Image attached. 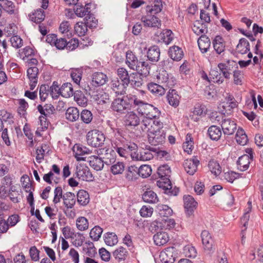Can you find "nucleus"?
Instances as JSON below:
<instances>
[{"label": "nucleus", "instance_id": "423d86ee", "mask_svg": "<svg viewBox=\"0 0 263 263\" xmlns=\"http://www.w3.org/2000/svg\"><path fill=\"white\" fill-rule=\"evenodd\" d=\"M152 152H156V149L149 145H146L145 148L140 149L139 152L131 153V156L133 159L146 161L153 158L154 155Z\"/></svg>", "mask_w": 263, "mask_h": 263}, {"label": "nucleus", "instance_id": "c9c22d12", "mask_svg": "<svg viewBox=\"0 0 263 263\" xmlns=\"http://www.w3.org/2000/svg\"><path fill=\"white\" fill-rule=\"evenodd\" d=\"M159 39L161 41L166 45L170 44L174 39V33L170 29L163 30L159 35Z\"/></svg>", "mask_w": 263, "mask_h": 263}, {"label": "nucleus", "instance_id": "0e129e2a", "mask_svg": "<svg viewBox=\"0 0 263 263\" xmlns=\"http://www.w3.org/2000/svg\"><path fill=\"white\" fill-rule=\"evenodd\" d=\"M27 76L29 81H38L39 69L35 67H31L27 69Z\"/></svg>", "mask_w": 263, "mask_h": 263}, {"label": "nucleus", "instance_id": "6ab92c4d", "mask_svg": "<svg viewBox=\"0 0 263 263\" xmlns=\"http://www.w3.org/2000/svg\"><path fill=\"white\" fill-rule=\"evenodd\" d=\"M124 122L126 126L136 127L139 125L140 119L135 112L130 111L125 116Z\"/></svg>", "mask_w": 263, "mask_h": 263}, {"label": "nucleus", "instance_id": "39448f33", "mask_svg": "<svg viewBox=\"0 0 263 263\" xmlns=\"http://www.w3.org/2000/svg\"><path fill=\"white\" fill-rule=\"evenodd\" d=\"M86 139L89 145L94 147H98L104 144L105 137L102 132L93 129L88 132Z\"/></svg>", "mask_w": 263, "mask_h": 263}, {"label": "nucleus", "instance_id": "e433bc0d", "mask_svg": "<svg viewBox=\"0 0 263 263\" xmlns=\"http://www.w3.org/2000/svg\"><path fill=\"white\" fill-rule=\"evenodd\" d=\"M236 51L240 54H243L250 51V44L247 40L241 38L239 40V43L236 46Z\"/></svg>", "mask_w": 263, "mask_h": 263}, {"label": "nucleus", "instance_id": "de8ad7c7", "mask_svg": "<svg viewBox=\"0 0 263 263\" xmlns=\"http://www.w3.org/2000/svg\"><path fill=\"white\" fill-rule=\"evenodd\" d=\"M77 201L82 205H85L89 201V195L87 192L81 190L77 193Z\"/></svg>", "mask_w": 263, "mask_h": 263}, {"label": "nucleus", "instance_id": "a19ab883", "mask_svg": "<svg viewBox=\"0 0 263 263\" xmlns=\"http://www.w3.org/2000/svg\"><path fill=\"white\" fill-rule=\"evenodd\" d=\"M0 7L9 14L15 13V5L11 1L0 0Z\"/></svg>", "mask_w": 263, "mask_h": 263}, {"label": "nucleus", "instance_id": "6e6552de", "mask_svg": "<svg viewBox=\"0 0 263 263\" xmlns=\"http://www.w3.org/2000/svg\"><path fill=\"white\" fill-rule=\"evenodd\" d=\"M177 254V251L175 247H168L161 252L160 259L162 263H174Z\"/></svg>", "mask_w": 263, "mask_h": 263}, {"label": "nucleus", "instance_id": "7ed1b4c3", "mask_svg": "<svg viewBox=\"0 0 263 263\" xmlns=\"http://www.w3.org/2000/svg\"><path fill=\"white\" fill-rule=\"evenodd\" d=\"M137 95L129 94L122 98L115 99L111 104V108L119 114H125L130 109L132 104H134V100L137 99Z\"/></svg>", "mask_w": 263, "mask_h": 263}, {"label": "nucleus", "instance_id": "2f4dec72", "mask_svg": "<svg viewBox=\"0 0 263 263\" xmlns=\"http://www.w3.org/2000/svg\"><path fill=\"white\" fill-rule=\"evenodd\" d=\"M213 47L216 53L221 54L225 50V42L223 39L219 35L216 36L213 41Z\"/></svg>", "mask_w": 263, "mask_h": 263}, {"label": "nucleus", "instance_id": "09e8293b", "mask_svg": "<svg viewBox=\"0 0 263 263\" xmlns=\"http://www.w3.org/2000/svg\"><path fill=\"white\" fill-rule=\"evenodd\" d=\"M89 150L86 147L82 145H76L73 147V152L75 153V157L77 160H84L83 157H80L84 154H88Z\"/></svg>", "mask_w": 263, "mask_h": 263}, {"label": "nucleus", "instance_id": "ea45409f", "mask_svg": "<svg viewBox=\"0 0 263 263\" xmlns=\"http://www.w3.org/2000/svg\"><path fill=\"white\" fill-rule=\"evenodd\" d=\"M66 119L71 122L77 121L79 117L80 114L79 110L73 107L68 108L65 113Z\"/></svg>", "mask_w": 263, "mask_h": 263}, {"label": "nucleus", "instance_id": "680f3d73", "mask_svg": "<svg viewBox=\"0 0 263 263\" xmlns=\"http://www.w3.org/2000/svg\"><path fill=\"white\" fill-rule=\"evenodd\" d=\"M152 168L148 165H142L138 168V174L142 178H147L151 175Z\"/></svg>", "mask_w": 263, "mask_h": 263}, {"label": "nucleus", "instance_id": "7c9ffc66", "mask_svg": "<svg viewBox=\"0 0 263 263\" xmlns=\"http://www.w3.org/2000/svg\"><path fill=\"white\" fill-rule=\"evenodd\" d=\"M168 54L174 61H178L183 58V52L182 49L178 46H174L169 49Z\"/></svg>", "mask_w": 263, "mask_h": 263}, {"label": "nucleus", "instance_id": "4d7b16f0", "mask_svg": "<svg viewBox=\"0 0 263 263\" xmlns=\"http://www.w3.org/2000/svg\"><path fill=\"white\" fill-rule=\"evenodd\" d=\"M159 214L162 217H168L173 214V210L167 205L161 204L158 206Z\"/></svg>", "mask_w": 263, "mask_h": 263}, {"label": "nucleus", "instance_id": "20e7f679", "mask_svg": "<svg viewBox=\"0 0 263 263\" xmlns=\"http://www.w3.org/2000/svg\"><path fill=\"white\" fill-rule=\"evenodd\" d=\"M60 93L64 98H69L74 95V100L77 103L82 105L86 104V99L84 97L81 92L73 93L72 85L70 83H64L60 87Z\"/></svg>", "mask_w": 263, "mask_h": 263}, {"label": "nucleus", "instance_id": "4468645a", "mask_svg": "<svg viewBox=\"0 0 263 263\" xmlns=\"http://www.w3.org/2000/svg\"><path fill=\"white\" fill-rule=\"evenodd\" d=\"M199 161L196 157L184 160L183 165L186 172L190 175H193L197 171Z\"/></svg>", "mask_w": 263, "mask_h": 263}, {"label": "nucleus", "instance_id": "13d9d810", "mask_svg": "<svg viewBox=\"0 0 263 263\" xmlns=\"http://www.w3.org/2000/svg\"><path fill=\"white\" fill-rule=\"evenodd\" d=\"M111 165L110 170L114 175L121 174L124 171L125 165L122 162H117Z\"/></svg>", "mask_w": 263, "mask_h": 263}, {"label": "nucleus", "instance_id": "5701e85b", "mask_svg": "<svg viewBox=\"0 0 263 263\" xmlns=\"http://www.w3.org/2000/svg\"><path fill=\"white\" fill-rule=\"evenodd\" d=\"M88 162L91 167L96 171H101L104 167V163L101 156H91L88 158Z\"/></svg>", "mask_w": 263, "mask_h": 263}, {"label": "nucleus", "instance_id": "37998d69", "mask_svg": "<svg viewBox=\"0 0 263 263\" xmlns=\"http://www.w3.org/2000/svg\"><path fill=\"white\" fill-rule=\"evenodd\" d=\"M192 30L197 35H205L208 31L207 25L199 22L194 25Z\"/></svg>", "mask_w": 263, "mask_h": 263}, {"label": "nucleus", "instance_id": "6e6d98bb", "mask_svg": "<svg viewBox=\"0 0 263 263\" xmlns=\"http://www.w3.org/2000/svg\"><path fill=\"white\" fill-rule=\"evenodd\" d=\"M87 28L88 26H86L85 22H78L74 26V31L79 36H84L87 31Z\"/></svg>", "mask_w": 263, "mask_h": 263}, {"label": "nucleus", "instance_id": "338daca9", "mask_svg": "<svg viewBox=\"0 0 263 263\" xmlns=\"http://www.w3.org/2000/svg\"><path fill=\"white\" fill-rule=\"evenodd\" d=\"M240 176V174L237 173L233 171H229L224 173L223 178L227 181L232 183L233 181L239 178Z\"/></svg>", "mask_w": 263, "mask_h": 263}, {"label": "nucleus", "instance_id": "c85d7f7f", "mask_svg": "<svg viewBox=\"0 0 263 263\" xmlns=\"http://www.w3.org/2000/svg\"><path fill=\"white\" fill-rule=\"evenodd\" d=\"M63 204L65 207L68 209H72L76 204V196L74 193L67 192L63 194Z\"/></svg>", "mask_w": 263, "mask_h": 263}, {"label": "nucleus", "instance_id": "9d476101", "mask_svg": "<svg viewBox=\"0 0 263 263\" xmlns=\"http://www.w3.org/2000/svg\"><path fill=\"white\" fill-rule=\"evenodd\" d=\"M75 174L79 179L83 181H90L93 178L89 167L81 164L77 166Z\"/></svg>", "mask_w": 263, "mask_h": 263}, {"label": "nucleus", "instance_id": "603ef678", "mask_svg": "<svg viewBox=\"0 0 263 263\" xmlns=\"http://www.w3.org/2000/svg\"><path fill=\"white\" fill-rule=\"evenodd\" d=\"M123 242L128 248L129 250L132 253L133 257L136 258L137 252H135V249L133 245L131 236L127 234L123 239Z\"/></svg>", "mask_w": 263, "mask_h": 263}, {"label": "nucleus", "instance_id": "9b49d317", "mask_svg": "<svg viewBox=\"0 0 263 263\" xmlns=\"http://www.w3.org/2000/svg\"><path fill=\"white\" fill-rule=\"evenodd\" d=\"M221 127L225 136L233 135L237 129V124L235 121L229 118L222 119L221 122Z\"/></svg>", "mask_w": 263, "mask_h": 263}, {"label": "nucleus", "instance_id": "69168bd1", "mask_svg": "<svg viewBox=\"0 0 263 263\" xmlns=\"http://www.w3.org/2000/svg\"><path fill=\"white\" fill-rule=\"evenodd\" d=\"M103 230L99 226H95L93 228L89 233L90 237L94 241H97L100 238Z\"/></svg>", "mask_w": 263, "mask_h": 263}, {"label": "nucleus", "instance_id": "f257e3e1", "mask_svg": "<svg viewBox=\"0 0 263 263\" xmlns=\"http://www.w3.org/2000/svg\"><path fill=\"white\" fill-rule=\"evenodd\" d=\"M157 174L160 179L157 181V185L164 190V193L170 196H176L179 192V189L173 188L170 179L171 171L168 165H163L158 167Z\"/></svg>", "mask_w": 263, "mask_h": 263}, {"label": "nucleus", "instance_id": "f3484780", "mask_svg": "<svg viewBox=\"0 0 263 263\" xmlns=\"http://www.w3.org/2000/svg\"><path fill=\"white\" fill-rule=\"evenodd\" d=\"M121 147L122 152L118 153L119 155L122 157H126L129 153H132L137 150L138 146L136 144L131 141H128L125 139Z\"/></svg>", "mask_w": 263, "mask_h": 263}, {"label": "nucleus", "instance_id": "bf43d9fd", "mask_svg": "<svg viewBox=\"0 0 263 263\" xmlns=\"http://www.w3.org/2000/svg\"><path fill=\"white\" fill-rule=\"evenodd\" d=\"M76 226L79 230L85 231L88 228V220L84 217H80L76 220Z\"/></svg>", "mask_w": 263, "mask_h": 263}, {"label": "nucleus", "instance_id": "412c9836", "mask_svg": "<svg viewBox=\"0 0 263 263\" xmlns=\"http://www.w3.org/2000/svg\"><path fill=\"white\" fill-rule=\"evenodd\" d=\"M253 155L250 154L244 155L239 157L237 161L238 169L241 171H245L247 170L249 166L250 161L252 160Z\"/></svg>", "mask_w": 263, "mask_h": 263}, {"label": "nucleus", "instance_id": "2eb2a0df", "mask_svg": "<svg viewBox=\"0 0 263 263\" xmlns=\"http://www.w3.org/2000/svg\"><path fill=\"white\" fill-rule=\"evenodd\" d=\"M84 89L87 93H88L91 96L93 99L96 101L97 103L99 104H105L106 102V100L109 99L108 98H107L108 96L106 93H97V92H95L88 85L87 86H84Z\"/></svg>", "mask_w": 263, "mask_h": 263}, {"label": "nucleus", "instance_id": "1a4fd4ad", "mask_svg": "<svg viewBox=\"0 0 263 263\" xmlns=\"http://www.w3.org/2000/svg\"><path fill=\"white\" fill-rule=\"evenodd\" d=\"M165 133L162 129H158L155 132H149L148 139L150 144L154 145L162 144L165 141Z\"/></svg>", "mask_w": 263, "mask_h": 263}, {"label": "nucleus", "instance_id": "c756f323", "mask_svg": "<svg viewBox=\"0 0 263 263\" xmlns=\"http://www.w3.org/2000/svg\"><path fill=\"white\" fill-rule=\"evenodd\" d=\"M29 17L32 22L36 24H40L44 20L45 14L44 11L43 9L39 8L29 14Z\"/></svg>", "mask_w": 263, "mask_h": 263}, {"label": "nucleus", "instance_id": "dca6fc26", "mask_svg": "<svg viewBox=\"0 0 263 263\" xmlns=\"http://www.w3.org/2000/svg\"><path fill=\"white\" fill-rule=\"evenodd\" d=\"M202 242L205 250L210 251L212 250L214 246V240L207 230H203L201 234Z\"/></svg>", "mask_w": 263, "mask_h": 263}, {"label": "nucleus", "instance_id": "052dcab7", "mask_svg": "<svg viewBox=\"0 0 263 263\" xmlns=\"http://www.w3.org/2000/svg\"><path fill=\"white\" fill-rule=\"evenodd\" d=\"M19 106L17 112L21 117H24L26 114V110L29 107L28 103L24 99H20L18 100Z\"/></svg>", "mask_w": 263, "mask_h": 263}, {"label": "nucleus", "instance_id": "a878e982", "mask_svg": "<svg viewBox=\"0 0 263 263\" xmlns=\"http://www.w3.org/2000/svg\"><path fill=\"white\" fill-rule=\"evenodd\" d=\"M160 50L158 46L150 47L147 51V57L150 61L157 62L160 59Z\"/></svg>", "mask_w": 263, "mask_h": 263}, {"label": "nucleus", "instance_id": "393cba45", "mask_svg": "<svg viewBox=\"0 0 263 263\" xmlns=\"http://www.w3.org/2000/svg\"><path fill=\"white\" fill-rule=\"evenodd\" d=\"M153 239L156 245L161 246L166 244L169 241L170 236L167 233L162 231L155 234Z\"/></svg>", "mask_w": 263, "mask_h": 263}, {"label": "nucleus", "instance_id": "79ce46f5", "mask_svg": "<svg viewBox=\"0 0 263 263\" xmlns=\"http://www.w3.org/2000/svg\"><path fill=\"white\" fill-rule=\"evenodd\" d=\"M142 199L145 202L155 203L158 201L157 194L152 190L146 191L142 195Z\"/></svg>", "mask_w": 263, "mask_h": 263}, {"label": "nucleus", "instance_id": "58836bf2", "mask_svg": "<svg viewBox=\"0 0 263 263\" xmlns=\"http://www.w3.org/2000/svg\"><path fill=\"white\" fill-rule=\"evenodd\" d=\"M118 78L120 81L125 84L128 85L129 84L130 75L128 74L127 70L123 67H120L117 70Z\"/></svg>", "mask_w": 263, "mask_h": 263}, {"label": "nucleus", "instance_id": "4be33fe9", "mask_svg": "<svg viewBox=\"0 0 263 263\" xmlns=\"http://www.w3.org/2000/svg\"><path fill=\"white\" fill-rule=\"evenodd\" d=\"M110 86L112 90L116 94L123 95L128 85L121 82L119 79H117L111 81Z\"/></svg>", "mask_w": 263, "mask_h": 263}, {"label": "nucleus", "instance_id": "4c0bfd02", "mask_svg": "<svg viewBox=\"0 0 263 263\" xmlns=\"http://www.w3.org/2000/svg\"><path fill=\"white\" fill-rule=\"evenodd\" d=\"M208 133L210 138L215 141L218 140L222 135L220 128L216 125L210 126L208 129Z\"/></svg>", "mask_w": 263, "mask_h": 263}, {"label": "nucleus", "instance_id": "3c124183", "mask_svg": "<svg viewBox=\"0 0 263 263\" xmlns=\"http://www.w3.org/2000/svg\"><path fill=\"white\" fill-rule=\"evenodd\" d=\"M105 243L109 246L115 245L118 242V237L115 233L108 232L104 235Z\"/></svg>", "mask_w": 263, "mask_h": 263}, {"label": "nucleus", "instance_id": "ddd939ff", "mask_svg": "<svg viewBox=\"0 0 263 263\" xmlns=\"http://www.w3.org/2000/svg\"><path fill=\"white\" fill-rule=\"evenodd\" d=\"M124 138L121 135V132L120 129H117L116 132L115 133V136L111 139V145L112 149L115 150L117 153L122 152L121 148L123 142L125 140Z\"/></svg>", "mask_w": 263, "mask_h": 263}, {"label": "nucleus", "instance_id": "b1692460", "mask_svg": "<svg viewBox=\"0 0 263 263\" xmlns=\"http://www.w3.org/2000/svg\"><path fill=\"white\" fill-rule=\"evenodd\" d=\"M129 255L128 252L122 246H120L115 250L112 252V256L118 262L125 261Z\"/></svg>", "mask_w": 263, "mask_h": 263}, {"label": "nucleus", "instance_id": "a211bd4d", "mask_svg": "<svg viewBox=\"0 0 263 263\" xmlns=\"http://www.w3.org/2000/svg\"><path fill=\"white\" fill-rule=\"evenodd\" d=\"M184 207L186 214L191 215L194 210L196 209L197 202L194 200V198L190 195H185L183 197Z\"/></svg>", "mask_w": 263, "mask_h": 263}, {"label": "nucleus", "instance_id": "f704fd0d", "mask_svg": "<svg viewBox=\"0 0 263 263\" xmlns=\"http://www.w3.org/2000/svg\"><path fill=\"white\" fill-rule=\"evenodd\" d=\"M150 69L151 65L148 62L140 61L135 70H136L140 75L146 77L149 74Z\"/></svg>", "mask_w": 263, "mask_h": 263}, {"label": "nucleus", "instance_id": "72a5a7b5", "mask_svg": "<svg viewBox=\"0 0 263 263\" xmlns=\"http://www.w3.org/2000/svg\"><path fill=\"white\" fill-rule=\"evenodd\" d=\"M147 87L149 91L157 96H163L166 91V88L162 85L155 83H149Z\"/></svg>", "mask_w": 263, "mask_h": 263}, {"label": "nucleus", "instance_id": "5fc2aeb1", "mask_svg": "<svg viewBox=\"0 0 263 263\" xmlns=\"http://www.w3.org/2000/svg\"><path fill=\"white\" fill-rule=\"evenodd\" d=\"M88 4L85 6L80 5H76V8L74 9L75 14L79 17H83L86 15H88L90 13L89 8L87 7Z\"/></svg>", "mask_w": 263, "mask_h": 263}, {"label": "nucleus", "instance_id": "49530a36", "mask_svg": "<svg viewBox=\"0 0 263 263\" xmlns=\"http://www.w3.org/2000/svg\"><path fill=\"white\" fill-rule=\"evenodd\" d=\"M235 139L237 143L241 145H246L248 141L247 135L246 134L244 130L241 128H239L237 129Z\"/></svg>", "mask_w": 263, "mask_h": 263}, {"label": "nucleus", "instance_id": "f8f14e48", "mask_svg": "<svg viewBox=\"0 0 263 263\" xmlns=\"http://www.w3.org/2000/svg\"><path fill=\"white\" fill-rule=\"evenodd\" d=\"M141 21L145 27L159 28L161 26V20L154 15L147 14L143 16Z\"/></svg>", "mask_w": 263, "mask_h": 263}, {"label": "nucleus", "instance_id": "cd10ccee", "mask_svg": "<svg viewBox=\"0 0 263 263\" xmlns=\"http://www.w3.org/2000/svg\"><path fill=\"white\" fill-rule=\"evenodd\" d=\"M167 99L169 104L174 107L179 104L180 96L175 89H170L167 95Z\"/></svg>", "mask_w": 263, "mask_h": 263}, {"label": "nucleus", "instance_id": "e2e57ef3", "mask_svg": "<svg viewBox=\"0 0 263 263\" xmlns=\"http://www.w3.org/2000/svg\"><path fill=\"white\" fill-rule=\"evenodd\" d=\"M49 91L52 98L54 99H57L59 96L60 95V88L59 87V85L57 82L54 81L52 85L50 87Z\"/></svg>", "mask_w": 263, "mask_h": 263}, {"label": "nucleus", "instance_id": "864d4df0", "mask_svg": "<svg viewBox=\"0 0 263 263\" xmlns=\"http://www.w3.org/2000/svg\"><path fill=\"white\" fill-rule=\"evenodd\" d=\"M209 168L212 174L215 176H218L221 172V168L219 163L214 160H212L209 162Z\"/></svg>", "mask_w": 263, "mask_h": 263}, {"label": "nucleus", "instance_id": "aec40b11", "mask_svg": "<svg viewBox=\"0 0 263 263\" xmlns=\"http://www.w3.org/2000/svg\"><path fill=\"white\" fill-rule=\"evenodd\" d=\"M108 81V77L103 72H95L91 76V84L98 87L105 84Z\"/></svg>", "mask_w": 263, "mask_h": 263}, {"label": "nucleus", "instance_id": "473e14b6", "mask_svg": "<svg viewBox=\"0 0 263 263\" xmlns=\"http://www.w3.org/2000/svg\"><path fill=\"white\" fill-rule=\"evenodd\" d=\"M37 109L41 115L48 117L53 114L55 110L54 106L51 104H45L44 105H38Z\"/></svg>", "mask_w": 263, "mask_h": 263}, {"label": "nucleus", "instance_id": "bb28decb", "mask_svg": "<svg viewBox=\"0 0 263 263\" xmlns=\"http://www.w3.org/2000/svg\"><path fill=\"white\" fill-rule=\"evenodd\" d=\"M198 45L201 52L206 53L211 46V41L209 37L205 35H201L197 41Z\"/></svg>", "mask_w": 263, "mask_h": 263}, {"label": "nucleus", "instance_id": "0eeeda50", "mask_svg": "<svg viewBox=\"0 0 263 263\" xmlns=\"http://www.w3.org/2000/svg\"><path fill=\"white\" fill-rule=\"evenodd\" d=\"M97 152L98 155L102 157L104 164L109 165L116 162L117 155L114 149L104 147L98 149Z\"/></svg>", "mask_w": 263, "mask_h": 263}, {"label": "nucleus", "instance_id": "c03bdc74", "mask_svg": "<svg viewBox=\"0 0 263 263\" xmlns=\"http://www.w3.org/2000/svg\"><path fill=\"white\" fill-rule=\"evenodd\" d=\"M126 64L133 70H135L139 61L137 58L132 52H127L126 56Z\"/></svg>", "mask_w": 263, "mask_h": 263}, {"label": "nucleus", "instance_id": "774afa93", "mask_svg": "<svg viewBox=\"0 0 263 263\" xmlns=\"http://www.w3.org/2000/svg\"><path fill=\"white\" fill-rule=\"evenodd\" d=\"M11 46L16 49L21 48L23 45V40L18 35H13L10 39Z\"/></svg>", "mask_w": 263, "mask_h": 263}, {"label": "nucleus", "instance_id": "a18cd8bd", "mask_svg": "<svg viewBox=\"0 0 263 263\" xmlns=\"http://www.w3.org/2000/svg\"><path fill=\"white\" fill-rule=\"evenodd\" d=\"M210 79L212 81L218 84H221L224 82V79L222 76L221 72H220L217 69H211L210 72Z\"/></svg>", "mask_w": 263, "mask_h": 263}, {"label": "nucleus", "instance_id": "8fccbe9b", "mask_svg": "<svg viewBox=\"0 0 263 263\" xmlns=\"http://www.w3.org/2000/svg\"><path fill=\"white\" fill-rule=\"evenodd\" d=\"M219 71L221 72L222 76L225 79L229 80L231 78V72L230 67L227 64L220 63L218 64Z\"/></svg>", "mask_w": 263, "mask_h": 263}, {"label": "nucleus", "instance_id": "f03ea898", "mask_svg": "<svg viewBox=\"0 0 263 263\" xmlns=\"http://www.w3.org/2000/svg\"><path fill=\"white\" fill-rule=\"evenodd\" d=\"M134 106L139 114L148 119H157L160 116L161 112L157 107L145 102L138 95L134 100Z\"/></svg>", "mask_w": 263, "mask_h": 263}]
</instances>
